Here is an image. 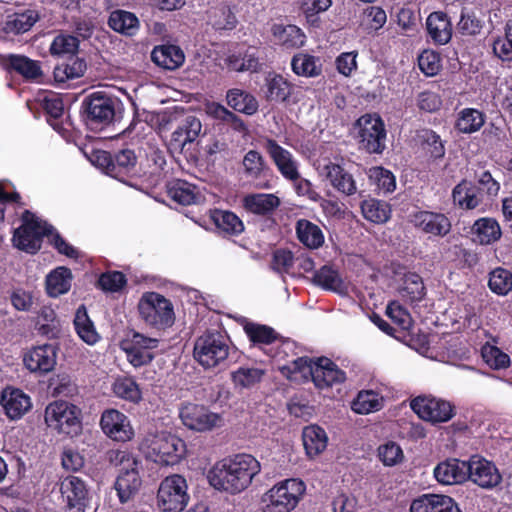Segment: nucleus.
<instances>
[{"mask_svg": "<svg viewBox=\"0 0 512 512\" xmlns=\"http://www.w3.org/2000/svg\"><path fill=\"white\" fill-rule=\"evenodd\" d=\"M23 224L14 232V245L25 252L35 253L41 248L43 236H51V242L59 253L77 258L78 252L56 232L52 225L37 218L29 210L22 215Z\"/></svg>", "mask_w": 512, "mask_h": 512, "instance_id": "f257e3e1", "label": "nucleus"}, {"mask_svg": "<svg viewBox=\"0 0 512 512\" xmlns=\"http://www.w3.org/2000/svg\"><path fill=\"white\" fill-rule=\"evenodd\" d=\"M259 471V462L249 454H242L217 464L209 472L208 479L214 488L234 494L247 488Z\"/></svg>", "mask_w": 512, "mask_h": 512, "instance_id": "f03ea898", "label": "nucleus"}, {"mask_svg": "<svg viewBox=\"0 0 512 512\" xmlns=\"http://www.w3.org/2000/svg\"><path fill=\"white\" fill-rule=\"evenodd\" d=\"M79 414L80 409L77 406L59 401L47 406L45 422L59 433L73 437L78 435L82 429Z\"/></svg>", "mask_w": 512, "mask_h": 512, "instance_id": "7ed1b4c3", "label": "nucleus"}, {"mask_svg": "<svg viewBox=\"0 0 512 512\" xmlns=\"http://www.w3.org/2000/svg\"><path fill=\"white\" fill-rule=\"evenodd\" d=\"M229 347L219 333H207L200 336L194 345V358L204 367L217 366L228 356Z\"/></svg>", "mask_w": 512, "mask_h": 512, "instance_id": "20e7f679", "label": "nucleus"}, {"mask_svg": "<svg viewBox=\"0 0 512 512\" xmlns=\"http://www.w3.org/2000/svg\"><path fill=\"white\" fill-rule=\"evenodd\" d=\"M186 480L180 475L166 477L158 489L159 506L164 512H180L188 501Z\"/></svg>", "mask_w": 512, "mask_h": 512, "instance_id": "39448f33", "label": "nucleus"}, {"mask_svg": "<svg viewBox=\"0 0 512 512\" xmlns=\"http://www.w3.org/2000/svg\"><path fill=\"white\" fill-rule=\"evenodd\" d=\"M138 309L143 320L152 326H170L174 321L171 303L159 294L151 293L143 298Z\"/></svg>", "mask_w": 512, "mask_h": 512, "instance_id": "423d86ee", "label": "nucleus"}, {"mask_svg": "<svg viewBox=\"0 0 512 512\" xmlns=\"http://www.w3.org/2000/svg\"><path fill=\"white\" fill-rule=\"evenodd\" d=\"M304 486L302 482L295 479L286 480L282 485L275 486L268 491L264 501H269L266 505V512H289L298 502V495L302 494Z\"/></svg>", "mask_w": 512, "mask_h": 512, "instance_id": "0eeeda50", "label": "nucleus"}, {"mask_svg": "<svg viewBox=\"0 0 512 512\" xmlns=\"http://www.w3.org/2000/svg\"><path fill=\"white\" fill-rule=\"evenodd\" d=\"M361 148L369 153H382L385 148L386 132L380 117L364 115L355 124Z\"/></svg>", "mask_w": 512, "mask_h": 512, "instance_id": "6e6552de", "label": "nucleus"}, {"mask_svg": "<svg viewBox=\"0 0 512 512\" xmlns=\"http://www.w3.org/2000/svg\"><path fill=\"white\" fill-rule=\"evenodd\" d=\"M151 448L156 455L155 462L166 466L179 463L186 451L185 443L171 434L158 435Z\"/></svg>", "mask_w": 512, "mask_h": 512, "instance_id": "1a4fd4ad", "label": "nucleus"}, {"mask_svg": "<svg viewBox=\"0 0 512 512\" xmlns=\"http://www.w3.org/2000/svg\"><path fill=\"white\" fill-rule=\"evenodd\" d=\"M411 408L423 420L446 422L453 416L452 405L441 399L419 396L411 401Z\"/></svg>", "mask_w": 512, "mask_h": 512, "instance_id": "9d476101", "label": "nucleus"}, {"mask_svg": "<svg viewBox=\"0 0 512 512\" xmlns=\"http://www.w3.org/2000/svg\"><path fill=\"white\" fill-rule=\"evenodd\" d=\"M83 109L87 120L97 124H108L115 115L113 99L102 93L88 96L83 102Z\"/></svg>", "mask_w": 512, "mask_h": 512, "instance_id": "9b49d317", "label": "nucleus"}, {"mask_svg": "<svg viewBox=\"0 0 512 512\" xmlns=\"http://www.w3.org/2000/svg\"><path fill=\"white\" fill-rule=\"evenodd\" d=\"M468 473V479L482 488H493L502 480L496 466L478 456H472L468 461Z\"/></svg>", "mask_w": 512, "mask_h": 512, "instance_id": "f8f14e48", "label": "nucleus"}, {"mask_svg": "<svg viewBox=\"0 0 512 512\" xmlns=\"http://www.w3.org/2000/svg\"><path fill=\"white\" fill-rule=\"evenodd\" d=\"M180 417L186 427L200 432L216 427L221 419L218 414L209 412L204 406L196 404H187L182 407Z\"/></svg>", "mask_w": 512, "mask_h": 512, "instance_id": "ddd939ff", "label": "nucleus"}, {"mask_svg": "<svg viewBox=\"0 0 512 512\" xmlns=\"http://www.w3.org/2000/svg\"><path fill=\"white\" fill-rule=\"evenodd\" d=\"M434 476L442 484H461L469 477L468 461H460L456 458L447 459L435 467Z\"/></svg>", "mask_w": 512, "mask_h": 512, "instance_id": "4468645a", "label": "nucleus"}, {"mask_svg": "<svg viewBox=\"0 0 512 512\" xmlns=\"http://www.w3.org/2000/svg\"><path fill=\"white\" fill-rule=\"evenodd\" d=\"M61 490L67 497L68 512H86L88 491L84 482L75 476H70L62 483Z\"/></svg>", "mask_w": 512, "mask_h": 512, "instance_id": "2eb2a0df", "label": "nucleus"}, {"mask_svg": "<svg viewBox=\"0 0 512 512\" xmlns=\"http://www.w3.org/2000/svg\"><path fill=\"white\" fill-rule=\"evenodd\" d=\"M24 364L31 372L48 373L56 364V352L52 345L33 348L24 356Z\"/></svg>", "mask_w": 512, "mask_h": 512, "instance_id": "dca6fc26", "label": "nucleus"}, {"mask_svg": "<svg viewBox=\"0 0 512 512\" xmlns=\"http://www.w3.org/2000/svg\"><path fill=\"white\" fill-rule=\"evenodd\" d=\"M311 378L317 387L324 388L344 382L345 373L339 370L330 359L321 357L314 363Z\"/></svg>", "mask_w": 512, "mask_h": 512, "instance_id": "f3484780", "label": "nucleus"}, {"mask_svg": "<svg viewBox=\"0 0 512 512\" xmlns=\"http://www.w3.org/2000/svg\"><path fill=\"white\" fill-rule=\"evenodd\" d=\"M410 512H461L452 498L445 495H425L414 500Z\"/></svg>", "mask_w": 512, "mask_h": 512, "instance_id": "a211bd4d", "label": "nucleus"}, {"mask_svg": "<svg viewBox=\"0 0 512 512\" xmlns=\"http://www.w3.org/2000/svg\"><path fill=\"white\" fill-rule=\"evenodd\" d=\"M0 402L6 415L12 420L21 418L31 407L29 397L18 389L3 390Z\"/></svg>", "mask_w": 512, "mask_h": 512, "instance_id": "6ab92c4d", "label": "nucleus"}, {"mask_svg": "<svg viewBox=\"0 0 512 512\" xmlns=\"http://www.w3.org/2000/svg\"><path fill=\"white\" fill-rule=\"evenodd\" d=\"M151 59L159 67L174 70L184 62V53L176 45H161L153 49Z\"/></svg>", "mask_w": 512, "mask_h": 512, "instance_id": "aec40b11", "label": "nucleus"}, {"mask_svg": "<svg viewBox=\"0 0 512 512\" xmlns=\"http://www.w3.org/2000/svg\"><path fill=\"white\" fill-rule=\"evenodd\" d=\"M265 147L285 177L292 180L298 177V172L288 151L284 150L275 140L272 139H268L266 141Z\"/></svg>", "mask_w": 512, "mask_h": 512, "instance_id": "412c9836", "label": "nucleus"}, {"mask_svg": "<svg viewBox=\"0 0 512 512\" xmlns=\"http://www.w3.org/2000/svg\"><path fill=\"white\" fill-rule=\"evenodd\" d=\"M417 225L426 233L444 236L451 229V223L443 214L420 212L416 215Z\"/></svg>", "mask_w": 512, "mask_h": 512, "instance_id": "4be33fe9", "label": "nucleus"}, {"mask_svg": "<svg viewBox=\"0 0 512 512\" xmlns=\"http://www.w3.org/2000/svg\"><path fill=\"white\" fill-rule=\"evenodd\" d=\"M302 439L306 453L310 457L319 455L327 446V435L325 431L317 425L305 427L303 429Z\"/></svg>", "mask_w": 512, "mask_h": 512, "instance_id": "5701e85b", "label": "nucleus"}, {"mask_svg": "<svg viewBox=\"0 0 512 512\" xmlns=\"http://www.w3.org/2000/svg\"><path fill=\"white\" fill-rule=\"evenodd\" d=\"M426 26L429 35L435 42L439 44H446L450 40V22L444 13H431L427 18Z\"/></svg>", "mask_w": 512, "mask_h": 512, "instance_id": "b1692460", "label": "nucleus"}, {"mask_svg": "<svg viewBox=\"0 0 512 512\" xmlns=\"http://www.w3.org/2000/svg\"><path fill=\"white\" fill-rule=\"evenodd\" d=\"M123 414L116 410L105 411L101 417V427L103 431L118 441L129 439V431L124 429Z\"/></svg>", "mask_w": 512, "mask_h": 512, "instance_id": "393cba45", "label": "nucleus"}, {"mask_svg": "<svg viewBox=\"0 0 512 512\" xmlns=\"http://www.w3.org/2000/svg\"><path fill=\"white\" fill-rule=\"evenodd\" d=\"M141 480L135 468L125 469L117 477L115 488L121 502L127 501L140 487Z\"/></svg>", "mask_w": 512, "mask_h": 512, "instance_id": "a878e982", "label": "nucleus"}, {"mask_svg": "<svg viewBox=\"0 0 512 512\" xmlns=\"http://www.w3.org/2000/svg\"><path fill=\"white\" fill-rule=\"evenodd\" d=\"M201 122L194 115H187L178 128L173 133V140L182 147L187 143H192L201 132Z\"/></svg>", "mask_w": 512, "mask_h": 512, "instance_id": "bb28decb", "label": "nucleus"}, {"mask_svg": "<svg viewBox=\"0 0 512 512\" xmlns=\"http://www.w3.org/2000/svg\"><path fill=\"white\" fill-rule=\"evenodd\" d=\"M324 172L331 184L339 191L347 195H351L355 192L356 187L352 176L345 173L339 165L332 163L327 164L324 166Z\"/></svg>", "mask_w": 512, "mask_h": 512, "instance_id": "cd10ccee", "label": "nucleus"}, {"mask_svg": "<svg viewBox=\"0 0 512 512\" xmlns=\"http://www.w3.org/2000/svg\"><path fill=\"white\" fill-rule=\"evenodd\" d=\"M71 271L66 267H58L47 276L46 289L50 296L57 297L70 289Z\"/></svg>", "mask_w": 512, "mask_h": 512, "instance_id": "c85d7f7f", "label": "nucleus"}, {"mask_svg": "<svg viewBox=\"0 0 512 512\" xmlns=\"http://www.w3.org/2000/svg\"><path fill=\"white\" fill-rule=\"evenodd\" d=\"M245 207L255 214H268L276 209L280 200L273 194L248 195L244 199Z\"/></svg>", "mask_w": 512, "mask_h": 512, "instance_id": "c756f323", "label": "nucleus"}, {"mask_svg": "<svg viewBox=\"0 0 512 512\" xmlns=\"http://www.w3.org/2000/svg\"><path fill=\"white\" fill-rule=\"evenodd\" d=\"M472 230L476 235L474 241H477L482 245L490 244L498 240L501 236V230L498 223L490 218L477 220L474 223Z\"/></svg>", "mask_w": 512, "mask_h": 512, "instance_id": "7c9ffc66", "label": "nucleus"}, {"mask_svg": "<svg viewBox=\"0 0 512 512\" xmlns=\"http://www.w3.org/2000/svg\"><path fill=\"white\" fill-rule=\"evenodd\" d=\"M226 98L228 105L238 112L252 115L258 109L256 99L242 90L232 89L228 91Z\"/></svg>", "mask_w": 512, "mask_h": 512, "instance_id": "2f4dec72", "label": "nucleus"}, {"mask_svg": "<svg viewBox=\"0 0 512 512\" xmlns=\"http://www.w3.org/2000/svg\"><path fill=\"white\" fill-rule=\"evenodd\" d=\"M108 23L114 31L132 35L137 29L138 19L133 13L116 10L110 14Z\"/></svg>", "mask_w": 512, "mask_h": 512, "instance_id": "473e14b6", "label": "nucleus"}, {"mask_svg": "<svg viewBox=\"0 0 512 512\" xmlns=\"http://www.w3.org/2000/svg\"><path fill=\"white\" fill-rule=\"evenodd\" d=\"M8 66L27 79H36L42 75L38 63L22 55H10Z\"/></svg>", "mask_w": 512, "mask_h": 512, "instance_id": "72a5a7b5", "label": "nucleus"}, {"mask_svg": "<svg viewBox=\"0 0 512 512\" xmlns=\"http://www.w3.org/2000/svg\"><path fill=\"white\" fill-rule=\"evenodd\" d=\"M74 324L78 335L88 344H93L98 339L92 321L89 319L86 307L81 305L75 315Z\"/></svg>", "mask_w": 512, "mask_h": 512, "instance_id": "f704fd0d", "label": "nucleus"}, {"mask_svg": "<svg viewBox=\"0 0 512 512\" xmlns=\"http://www.w3.org/2000/svg\"><path fill=\"white\" fill-rule=\"evenodd\" d=\"M299 240L310 248H318L323 244L324 238L318 226L307 220H299L297 223Z\"/></svg>", "mask_w": 512, "mask_h": 512, "instance_id": "c9c22d12", "label": "nucleus"}, {"mask_svg": "<svg viewBox=\"0 0 512 512\" xmlns=\"http://www.w3.org/2000/svg\"><path fill=\"white\" fill-rule=\"evenodd\" d=\"M314 283L326 290H332L341 293L343 291V281L337 270L330 266H323L313 277Z\"/></svg>", "mask_w": 512, "mask_h": 512, "instance_id": "e433bc0d", "label": "nucleus"}, {"mask_svg": "<svg viewBox=\"0 0 512 512\" xmlns=\"http://www.w3.org/2000/svg\"><path fill=\"white\" fill-rule=\"evenodd\" d=\"M39 19L36 11L27 10L21 14H14L5 24V31L7 33H24L28 31L34 23Z\"/></svg>", "mask_w": 512, "mask_h": 512, "instance_id": "4c0bfd02", "label": "nucleus"}, {"mask_svg": "<svg viewBox=\"0 0 512 512\" xmlns=\"http://www.w3.org/2000/svg\"><path fill=\"white\" fill-rule=\"evenodd\" d=\"M273 33L274 36L287 47H298L304 43L303 34L300 29L294 25H288L285 27L280 25L274 26Z\"/></svg>", "mask_w": 512, "mask_h": 512, "instance_id": "58836bf2", "label": "nucleus"}, {"mask_svg": "<svg viewBox=\"0 0 512 512\" xmlns=\"http://www.w3.org/2000/svg\"><path fill=\"white\" fill-rule=\"evenodd\" d=\"M402 295L411 301L420 300L425 295V287L422 278L415 273H408L403 278L401 287Z\"/></svg>", "mask_w": 512, "mask_h": 512, "instance_id": "ea45409f", "label": "nucleus"}, {"mask_svg": "<svg viewBox=\"0 0 512 512\" xmlns=\"http://www.w3.org/2000/svg\"><path fill=\"white\" fill-rule=\"evenodd\" d=\"M213 219L216 226L227 233H240L244 229L241 220L229 211H216Z\"/></svg>", "mask_w": 512, "mask_h": 512, "instance_id": "a19ab883", "label": "nucleus"}, {"mask_svg": "<svg viewBox=\"0 0 512 512\" xmlns=\"http://www.w3.org/2000/svg\"><path fill=\"white\" fill-rule=\"evenodd\" d=\"M488 284L493 292L505 295L512 288V274L505 269L498 268L490 273Z\"/></svg>", "mask_w": 512, "mask_h": 512, "instance_id": "79ce46f5", "label": "nucleus"}, {"mask_svg": "<svg viewBox=\"0 0 512 512\" xmlns=\"http://www.w3.org/2000/svg\"><path fill=\"white\" fill-rule=\"evenodd\" d=\"M291 65L297 75L313 77L320 74V68L316 66L315 58L308 54L295 55Z\"/></svg>", "mask_w": 512, "mask_h": 512, "instance_id": "37998d69", "label": "nucleus"}, {"mask_svg": "<svg viewBox=\"0 0 512 512\" xmlns=\"http://www.w3.org/2000/svg\"><path fill=\"white\" fill-rule=\"evenodd\" d=\"M381 403L378 396L373 391H361L352 403V409L359 414H367L371 411L378 410Z\"/></svg>", "mask_w": 512, "mask_h": 512, "instance_id": "c03bdc74", "label": "nucleus"}, {"mask_svg": "<svg viewBox=\"0 0 512 512\" xmlns=\"http://www.w3.org/2000/svg\"><path fill=\"white\" fill-rule=\"evenodd\" d=\"M244 330L251 341L255 343L271 344L276 339L275 331L265 325L247 323Z\"/></svg>", "mask_w": 512, "mask_h": 512, "instance_id": "a18cd8bd", "label": "nucleus"}, {"mask_svg": "<svg viewBox=\"0 0 512 512\" xmlns=\"http://www.w3.org/2000/svg\"><path fill=\"white\" fill-rule=\"evenodd\" d=\"M484 123L483 115L477 110L468 109L457 121V128L464 133L477 131Z\"/></svg>", "mask_w": 512, "mask_h": 512, "instance_id": "49530a36", "label": "nucleus"}, {"mask_svg": "<svg viewBox=\"0 0 512 512\" xmlns=\"http://www.w3.org/2000/svg\"><path fill=\"white\" fill-rule=\"evenodd\" d=\"M79 46V40L72 35H59L57 36L51 47L50 52L53 55L71 54L74 55Z\"/></svg>", "mask_w": 512, "mask_h": 512, "instance_id": "de8ad7c7", "label": "nucleus"}, {"mask_svg": "<svg viewBox=\"0 0 512 512\" xmlns=\"http://www.w3.org/2000/svg\"><path fill=\"white\" fill-rule=\"evenodd\" d=\"M263 374L264 371L260 369L240 368L232 374V379L236 385L247 388L259 382Z\"/></svg>", "mask_w": 512, "mask_h": 512, "instance_id": "09e8293b", "label": "nucleus"}, {"mask_svg": "<svg viewBox=\"0 0 512 512\" xmlns=\"http://www.w3.org/2000/svg\"><path fill=\"white\" fill-rule=\"evenodd\" d=\"M98 283L104 291L117 292L126 285V278L121 272H108L100 276Z\"/></svg>", "mask_w": 512, "mask_h": 512, "instance_id": "8fccbe9b", "label": "nucleus"}, {"mask_svg": "<svg viewBox=\"0 0 512 512\" xmlns=\"http://www.w3.org/2000/svg\"><path fill=\"white\" fill-rule=\"evenodd\" d=\"M361 208L366 219L372 222L381 223L387 221L389 218L386 207L379 202H364Z\"/></svg>", "mask_w": 512, "mask_h": 512, "instance_id": "3c124183", "label": "nucleus"}, {"mask_svg": "<svg viewBox=\"0 0 512 512\" xmlns=\"http://www.w3.org/2000/svg\"><path fill=\"white\" fill-rule=\"evenodd\" d=\"M114 392L121 398L137 401L140 399V391L134 381L123 379L114 384Z\"/></svg>", "mask_w": 512, "mask_h": 512, "instance_id": "603ef678", "label": "nucleus"}, {"mask_svg": "<svg viewBox=\"0 0 512 512\" xmlns=\"http://www.w3.org/2000/svg\"><path fill=\"white\" fill-rule=\"evenodd\" d=\"M123 349L128 354L130 363L135 367L148 364L153 359V354L150 351L131 346L127 343H123Z\"/></svg>", "mask_w": 512, "mask_h": 512, "instance_id": "864d4df0", "label": "nucleus"}, {"mask_svg": "<svg viewBox=\"0 0 512 512\" xmlns=\"http://www.w3.org/2000/svg\"><path fill=\"white\" fill-rule=\"evenodd\" d=\"M113 160L116 165V173L130 171L137 163V157L134 151L130 149L119 151Z\"/></svg>", "mask_w": 512, "mask_h": 512, "instance_id": "5fc2aeb1", "label": "nucleus"}, {"mask_svg": "<svg viewBox=\"0 0 512 512\" xmlns=\"http://www.w3.org/2000/svg\"><path fill=\"white\" fill-rule=\"evenodd\" d=\"M243 165L246 173L251 176H258L264 169V161L262 156L255 150L249 151L244 159Z\"/></svg>", "mask_w": 512, "mask_h": 512, "instance_id": "6e6d98bb", "label": "nucleus"}, {"mask_svg": "<svg viewBox=\"0 0 512 512\" xmlns=\"http://www.w3.org/2000/svg\"><path fill=\"white\" fill-rule=\"evenodd\" d=\"M378 452L385 465H394L402 458V450L393 442L380 446Z\"/></svg>", "mask_w": 512, "mask_h": 512, "instance_id": "4d7b16f0", "label": "nucleus"}, {"mask_svg": "<svg viewBox=\"0 0 512 512\" xmlns=\"http://www.w3.org/2000/svg\"><path fill=\"white\" fill-rule=\"evenodd\" d=\"M91 162L106 171L107 174H116V165L111 154L107 151H96L92 154Z\"/></svg>", "mask_w": 512, "mask_h": 512, "instance_id": "13d9d810", "label": "nucleus"}, {"mask_svg": "<svg viewBox=\"0 0 512 512\" xmlns=\"http://www.w3.org/2000/svg\"><path fill=\"white\" fill-rule=\"evenodd\" d=\"M420 69L426 75H435L439 69V58L438 56L429 51H424L418 58Z\"/></svg>", "mask_w": 512, "mask_h": 512, "instance_id": "bf43d9fd", "label": "nucleus"}, {"mask_svg": "<svg viewBox=\"0 0 512 512\" xmlns=\"http://www.w3.org/2000/svg\"><path fill=\"white\" fill-rule=\"evenodd\" d=\"M293 263V255L287 250H277L274 252L272 268L277 272H288Z\"/></svg>", "mask_w": 512, "mask_h": 512, "instance_id": "052dcab7", "label": "nucleus"}, {"mask_svg": "<svg viewBox=\"0 0 512 512\" xmlns=\"http://www.w3.org/2000/svg\"><path fill=\"white\" fill-rule=\"evenodd\" d=\"M420 137L431 147L430 154L432 157L440 158L444 155V147L439 136L436 135L435 132L431 130H424Z\"/></svg>", "mask_w": 512, "mask_h": 512, "instance_id": "680f3d73", "label": "nucleus"}, {"mask_svg": "<svg viewBox=\"0 0 512 512\" xmlns=\"http://www.w3.org/2000/svg\"><path fill=\"white\" fill-rule=\"evenodd\" d=\"M458 29L464 35H475L480 32L481 22L475 16L462 14L458 23Z\"/></svg>", "mask_w": 512, "mask_h": 512, "instance_id": "e2e57ef3", "label": "nucleus"}, {"mask_svg": "<svg viewBox=\"0 0 512 512\" xmlns=\"http://www.w3.org/2000/svg\"><path fill=\"white\" fill-rule=\"evenodd\" d=\"M286 81L282 77H275L269 82V95L271 99H280L284 101L288 97Z\"/></svg>", "mask_w": 512, "mask_h": 512, "instance_id": "0e129e2a", "label": "nucleus"}, {"mask_svg": "<svg viewBox=\"0 0 512 512\" xmlns=\"http://www.w3.org/2000/svg\"><path fill=\"white\" fill-rule=\"evenodd\" d=\"M65 65L71 79L82 77L87 69L85 60L75 55H70Z\"/></svg>", "mask_w": 512, "mask_h": 512, "instance_id": "69168bd1", "label": "nucleus"}, {"mask_svg": "<svg viewBox=\"0 0 512 512\" xmlns=\"http://www.w3.org/2000/svg\"><path fill=\"white\" fill-rule=\"evenodd\" d=\"M483 356L487 358V362L490 363L493 360L494 367L496 369L499 368H506L510 364L509 356L505 353H503L500 349L497 347H490L488 354L483 353Z\"/></svg>", "mask_w": 512, "mask_h": 512, "instance_id": "338daca9", "label": "nucleus"}, {"mask_svg": "<svg viewBox=\"0 0 512 512\" xmlns=\"http://www.w3.org/2000/svg\"><path fill=\"white\" fill-rule=\"evenodd\" d=\"M377 184L379 188L384 189L386 192H391L395 189L394 176L383 168L377 169Z\"/></svg>", "mask_w": 512, "mask_h": 512, "instance_id": "774afa93", "label": "nucleus"}]
</instances>
